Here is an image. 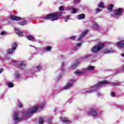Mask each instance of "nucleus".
Listing matches in <instances>:
<instances>
[{
	"label": "nucleus",
	"instance_id": "1",
	"mask_svg": "<svg viewBox=\"0 0 124 124\" xmlns=\"http://www.w3.org/2000/svg\"><path fill=\"white\" fill-rule=\"evenodd\" d=\"M44 105H45V103H43L40 107L36 106L26 112H23L22 117H21L18 113L15 112L13 117L14 124H17L18 123L22 122L23 120H25V118H26V117H30L31 114L35 113V112L38 110L39 108H40V109H42V108L44 107Z\"/></svg>",
	"mask_w": 124,
	"mask_h": 124
},
{
	"label": "nucleus",
	"instance_id": "2",
	"mask_svg": "<svg viewBox=\"0 0 124 124\" xmlns=\"http://www.w3.org/2000/svg\"><path fill=\"white\" fill-rule=\"evenodd\" d=\"M107 84H110V82L108 80L100 81L97 84L90 87V89L87 90L86 92L89 93H92L98 91L100 88V86H102V85H107Z\"/></svg>",
	"mask_w": 124,
	"mask_h": 124
},
{
	"label": "nucleus",
	"instance_id": "3",
	"mask_svg": "<svg viewBox=\"0 0 124 124\" xmlns=\"http://www.w3.org/2000/svg\"><path fill=\"white\" fill-rule=\"evenodd\" d=\"M95 68V67L93 66L89 65L86 68L77 70L75 72V74H76V75H83V74H85V73L88 72V71H93L94 70Z\"/></svg>",
	"mask_w": 124,
	"mask_h": 124
},
{
	"label": "nucleus",
	"instance_id": "4",
	"mask_svg": "<svg viewBox=\"0 0 124 124\" xmlns=\"http://www.w3.org/2000/svg\"><path fill=\"white\" fill-rule=\"evenodd\" d=\"M60 16H62V12L49 14L44 16V19H46V20L49 19L51 21H56V20H58Z\"/></svg>",
	"mask_w": 124,
	"mask_h": 124
},
{
	"label": "nucleus",
	"instance_id": "5",
	"mask_svg": "<svg viewBox=\"0 0 124 124\" xmlns=\"http://www.w3.org/2000/svg\"><path fill=\"white\" fill-rule=\"evenodd\" d=\"M76 82V80L74 78L69 79L66 84L61 88L62 91L69 90L74 86V83Z\"/></svg>",
	"mask_w": 124,
	"mask_h": 124
},
{
	"label": "nucleus",
	"instance_id": "6",
	"mask_svg": "<svg viewBox=\"0 0 124 124\" xmlns=\"http://www.w3.org/2000/svg\"><path fill=\"white\" fill-rule=\"evenodd\" d=\"M88 33V30H85L80 35L78 39V41L79 43H77L76 44V47L74 48V50L76 51L77 50V48H80L81 47V45L82 44V43L83 42V37L85 36L86 34Z\"/></svg>",
	"mask_w": 124,
	"mask_h": 124
},
{
	"label": "nucleus",
	"instance_id": "7",
	"mask_svg": "<svg viewBox=\"0 0 124 124\" xmlns=\"http://www.w3.org/2000/svg\"><path fill=\"white\" fill-rule=\"evenodd\" d=\"M11 20H13V21H19V20H22V22H19L18 25L20 26H25L28 24V21L25 18H22L19 16H13L10 18Z\"/></svg>",
	"mask_w": 124,
	"mask_h": 124
},
{
	"label": "nucleus",
	"instance_id": "8",
	"mask_svg": "<svg viewBox=\"0 0 124 124\" xmlns=\"http://www.w3.org/2000/svg\"><path fill=\"white\" fill-rule=\"evenodd\" d=\"M123 8H118L114 13L111 14V17L113 18H118L123 15Z\"/></svg>",
	"mask_w": 124,
	"mask_h": 124
},
{
	"label": "nucleus",
	"instance_id": "9",
	"mask_svg": "<svg viewBox=\"0 0 124 124\" xmlns=\"http://www.w3.org/2000/svg\"><path fill=\"white\" fill-rule=\"evenodd\" d=\"M104 47V44L103 43H99L98 45L95 46L93 47L91 51L93 53H97L100 49H102Z\"/></svg>",
	"mask_w": 124,
	"mask_h": 124
},
{
	"label": "nucleus",
	"instance_id": "10",
	"mask_svg": "<svg viewBox=\"0 0 124 124\" xmlns=\"http://www.w3.org/2000/svg\"><path fill=\"white\" fill-rule=\"evenodd\" d=\"M88 116H91L93 118H96L97 117V112L94 109H91L89 112H87Z\"/></svg>",
	"mask_w": 124,
	"mask_h": 124
},
{
	"label": "nucleus",
	"instance_id": "11",
	"mask_svg": "<svg viewBox=\"0 0 124 124\" xmlns=\"http://www.w3.org/2000/svg\"><path fill=\"white\" fill-rule=\"evenodd\" d=\"M41 68H42V66H41V65H38L36 68H33L31 70V75L32 76H34L33 72H37V71H39Z\"/></svg>",
	"mask_w": 124,
	"mask_h": 124
},
{
	"label": "nucleus",
	"instance_id": "12",
	"mask_svg": "<svg viewBox=\"0 0 124 124\" xmlns=\"http://www.w3.org/2000/svg\"><path fill=\"white\" fill-rule=\"evenodd\" d=\"M60 120L61 122L62 123H64V124H71V121H70L68 119L66 118V117H61L60 118Z\"/></svg>",
	"mask_w": 124,
	"mask_h": 124
},
{
	"label": "nucleus",
	"instance_id": "13",
	"mask_svg": "<svg viewBox=\"0 0 124 124\" xmlns=\"http://www.w3.org/2000/svg\"><path fill=\"white\" fill-rule=\"evenodd\" d=\"M104 54H109V53H114L115 50L112 48H106L103 51Z\"/></svg>",
	"mask_w": 124,
	"mask_h": 124
},
{
	"label": "nucleus",
	"instance_id": "14",
	"mask_svg": "<svg viewBox=\"0 0 124 124\" xmlns=\"http://www.w3.org/2000/svg\"><path fill=\"white\" fill-rule=\"evenodd\" d=\"M64 66V62H62L61 65V70L58 72V73H61L58 76L59 78H61L62 77V72H63V67Z\"/></svg>",
	"mask_w": 124,
	"mask_h": 124
},
{
	"label": "nucleus",
	"instance_id": "15",
	"mask_svg": "<svg viewBox=\"0 0 124 124\" xmlns=\"http://www.w3.org/2000/svg\"><path fill=\"white\" fill-rule=\"evenodd\" d=\"M118 48H123L124 47V40H121L120 42L117 43Z\"/></svg>",
	"mask_w": 124,
	"mask_h": 124
},
{
	"label": "nucleus",
	"instance_id": "16",
	"mask_svg": "<svg viewBox=\"0 0 124 124\" xmlns=\"http://www.w3.org/2000/svg\"><path fill=\"white\" fill-rule=\"evenodd\" d=\"M67 10H69L71 12L74 14L77 13V9L74 8H71V7H69L67 8Z\"/></svg>",
	"mask_w": 124,
	"mask_h": 124
},
{
	"label": "nucleus",
	"instance_id": "17",
	"mask_svg": "<svg viewBox=\"0 0 124 124\" xmlns=\"http://www.w3.org/2000/svg\"><path fill=\"white\" fill-rule=\"evenodd\" d=\"M15 32L19 36H23V32L22 31L18 30L17 28L15 29Z\"/></svg>",
	"mask_w": 124,
	"mask_h": 124
},
{
	"label": "nucleus",
	"instance_id": "18",
	"mask_svg": "<svg viewBox=\"0 0 124 124\" xmlns=\"http://www.w3.org/2000/svg\"><path fill=\"white\" fill-rule=\"evenodd\" d=\"M27 38L28 40H30L31 41H35V39L34 38V37L31 35H27Z\"/></svg>",
	"mask_w": 124,
	"mask_h": 124
},
{
	"label": "nucleus",
	"instance_id": "19",
	"mask_svg": "<svg viewBox=\"0 0 124 124\" xmlns=\"http://www.w3.org/2000/svg\"><path fill=\"white\" fill-rule=\"evenodd\" d=\"M85 18H86V15L84 14L79 15L78 16V20H83V19H85Z\"/></svg>",
	"mask_w": 124,
	"mask_h": 124
},
{
	"label": "nucleus",
	"instance_id": "20",
	"mask_svg": "<svg viewBox=\"0 0 124 124\" xmlns=\"http://www.w3.org/2000/svg\"><path fill=\"white\" fill-rule=\"evenodd\" d=\"M14 52H15V50L13 49V48H10L7 50V53L9 55H12Z\"/></svg>",
	"mask_w": 124,
	"mask_h": 124
},
{
	"label": "nucleus",
	"instance_id": "21",
	"mask_svg": "<svg viewBox=\"0 0 124 124\" xmlns=\"http://www.w3.org/2000/svg\"><path fill=\"white\" fill-rule=\"evenodd\" d=\"M113 7H114V4H109V5L108 6L107 9L108 10V11L111 12H112V10H113Z\"/></svg>",
	"mask_w": 124,
	"mask_h": 124
},
{
	"label": "nucleus",
	"instance_id": "22",
	"mask_svg": "<svg viewBox=\"0 0 124 124\" xmlns=\"http://www.w3.org/2000/svg\"><path fill=\"white\" fill-rule=\"evenodd\" d=\"M12 48L14 49L15 50H16V48H17V43L16 42H13L11 45Z\"/></svg>",
	"mask_w": 124,
	"mask_h": 124
},
{
	"label": "nucleus",
	"instance_id": "23",
	"mask_svg": "<svg viewBox=\"0 0 124 124\" xmlns=\"http://www.w3.org/2000/svg\"><path fill=\"white\" fill-rule=\"evenodd\" d=\"M78 64H79L78 62H76L73 64L71 66V69H74V68H76V67H77V66H78Z\"/></svg>",
	"mask_w": 124,
	"mask_h": 124
},
{
	"label": "nucleus",
	"instance_id": "24",
	"mask_svg": "<svg viewBox=\"0 0 124 124\" xmlns=\"http://www.w3.org/2000/svg\"><path fill=\"white\" fill-rule=\"evenodd\" d=\"M98 7H100V8H104V4L103 3V2L100 1L99 2L98 5Z\"/></svg>",
	"mask_w": 124,
	"mask_h": 124
},
{
	"label": "nucleus",
	"instance_id": "25",
	"mask_svg": "<svg viewBox=\"0 0 124 124\" xmlns=\"http://www.w3.org/2000/svg\"><path fill=\"white\" fill-rule=\"evenodd\" d=\"M93 27L94 30H98L99 26L96 23H94L93 24Z\"/></svg>",
	"mask_w": 124,
	"mask_h": 124
},
{
	"label": "nucleus",
	"instance_id": "26",
	"mask_svg": "<svg viewBox=\"0 0 124 124\" xmlns=\"http://www.w3.org/2000/svg\"><path fill=\"white\" fill-rule=\"evenodd\" d=\"M7 85L9 88H13L14 87V84L12 82H8L7 83Z\"/></svg>",
	"mask_w": 124,
	"mask_h": 124
},
{
	"label": "nucleus",
	"instance_id": "27",
	"mask_svg": "<svg viewBox=\"0 0 124 124\" xmlns=\"http://www.w3.org/2000/svg\"><path fill=\"white\" fill-rule=\"evenodd\" d=\"M44 123V118L43 117H40L39 119V124H43Z\"/></svg>",
	"mask_w": 124,
	"mask_h": 124
},
{
	"label": "nucleus",
	"instance_id": "28",
	"mask_svg": "<svg viewBox=\"0 0 124 124\" xmlns=\"http://www.w3.org/2000/svg\"><path fill=\"white\" fill-rule=\"evenodd\" d=\"M26 66V63L24 62H21L19 63V67H24Z\"/></svg>",
	"mask_w": 124,
	"mask_h": 124
},
{
	"label": "nucleus",
	"instance_id": "29",
	"mask_svg": "<svg viewBox=\"0 0 124 124\" xmlns=\"http://www.w3.org/2000/svg\"><path fill=\"white\" fill-rule=\"evenodd\" d=\"M93 55L92 54H87L85 55L83 57V59H88L89 58H91V57H92Z\"/></svg>",
	"mask_w": 124,
	"mask_h": 124
},
{
	"label": "nucleus",
	"instance_id": "30",
	"mask_svg": "<svg viewBox=\"0 0 124 124\" xmlns=\"http://www.w3.org/2000/svg\"><path fill=\"white\" fill-rule=\"evenodd\" d=\"M51 49H52V47L48 46L46 47L45 51H46V52H49V51H51Z\"/></svg>",
	"mask_w": 124,
	"mask_h": 124
},
{
	"label": "nucleus",
	"instance_id": "31",
	"mask_svg": "<svg viewBox=\"0 0 124 124\" xmlns=\"http://www.w3.org/2000/svg\"><path fill=\"white\" fill-rule=\"evenodd\" d=\"M70 16H66L64 17V20L65 22H68V20H69Z\"/></svg>",
	"mask_w": 124,
	"mask_h": 124
},
{
	"label": "nucleus",
	"instance_id": "32",
	"mask_svg": "<svg viewBox=\"0 0 124 124\" xmlns=\"http://www.w3.org/2000/svg\"><path fill=\"white\" fill-rule=\"evenodd\" d=\"M15 78H18L20 77V74H19V72L16 71V75L15 76Z\"/></svg>",
	"mask_w": 124,
	"mask_h": 124
},
{
	"label": "nucleus",
	"instance_id": "33",
	"mask_svg": "<svg viewBox=\"0 0 124 124\" xmlns=\"http://www.w3.org/2000/svg\"><path fill=\"white\" fill-rule=\"evenodd\" d=\"M110 84L112 85V86H117L118 85H120V82H111Z\"/></svg>",
	"mask_w": 124,
	"mask_h": 124
},
{
	"label": "nucleus",
	"instance_id": "34",
	"mask_svg": "<svg viewBox=\"0 0 124 124\" xmlns=\"http://www.w3.org/2000/svg\"><path fill=\"white\" fill-rule=\"evenodd\" d=\"M17 106H18V107H19V108H21V107H22V106H23V104H22V103H21V102L18 101V103H17Z\"/></svg>",
	"mask_w": 124,
	"mask_h": 124
},
{
	"label": "nucleus",
	"instance_id": "35",
	"mask_svg": "<svg viewBox=\"0 0 124 124\" xmlns=\"http://www.w3.org/2000/svg\"><path fill=\"white\" fill-rule=\"evenodd\" d=\"M101 11H102V10H101V9H99V8H97L95 10L96 13H98V12H101Z\"/></svg>",
	"mask_w": 124,
	"mask_h": 124
},
{
	"label": "nucleus",
	"instance_id": "36",
	"mask_svg": "<svg viewBox=\"0 0 124 124\" xmlns=\"http://www.w3.org/2000/svg\"><path fill=\"white\" fill-rule=\"evenodd\" d=\"M51 121H52V118H49V119H47V120H46L47 124H51Z\"/></svg>",
	"mask_w": 124,
	"mask_h": 124
},
{
	"label": "nucleus",
	"instance_id": "37",
	"mask_svg": "<svg viewBox=\"0 0 124 124\" xmlns=\"http://www.w3.org/2000/svg\"><path fill=\"white\" fill-rule=\"evenodd\" d=\"M60 11H63V6H61L59 7Z\"/></svg>",
	"mask_w": 124,
	"mask_h": 124
},
{
	"label": "nucleus",
	"instance_id": "38",
	"mask_svg": "<svg viewBox=\"0 0 124 124\" xmlns=\"http://www.w3.org/2000/svg\"><path fill=\"white\" fill-rule=\"evenodd\" d=\"M110 95H111V96L114 97L116 95V93H114V92H111L110 93Z\"/></svg>",
	"mask_w": 124,
	"mask_h": 124
},
{
	"label": "nucleus",
	"instance_id": "39",
	"mask_svg": "<svg viewBox=\"0 0 124 124\" xmlns=\"http://www.w3.org/2000/svg\"><path fill=\"white\" fill-rule=\"evenodd\" d=\"M76 38V36H72L70 37L71 40H74V39H75Z\"/></svg>",
	"mask_w": 124,
	"mask_h": 124
},
{
	"label": "nucleus",
	"instance_id": "40",
	"mask_svg": "<svg viewBox=\"0 0 124 124\" xmlns=\"http://www.w3.org/2000/svg\"><path fill=\"white\" fill-rule=\"evenodd\" d=\"M96 95L97 96H102V95L100 93L98 92V93H96Z\"/></svg>",
	"mask_w": 124,
	"mask_h": 124
},
{
	"label": "nucleus",
	"instance_id": "41",
	"mask_svg": "<svg viewBox=\"0 0 124 124\" xmlns=\"http://www.w3.org/2000/svg\"><path fill=\"white\" fill-rule=\"evenodd\" d=\"M1 35H6V31H3L1 33Z\"/></svg>",
	"mask_w": 124,
	"mask_h": 124
},
{
	"label": "nucleus",
	"instance_id": "42",
	"mask_svg": "<svg viewBox=\"0 0 124 124\" xmlns=\"http://www.w3.org/2000/svg\"><path fill=\"white\" fill-rule=\"evenodd\" d=\"M13 64L14 65H16V64H17V62H13Z\"/></svg>",
	"mask_w": 124,
	"mask_h": 124
},
{
	"label": "nucleus",
	"instance_id": "43",
	"mask_svg": "<svg viewBox=\"0 0 124 124\" xmlns=\"http://www.w3.org/2000/svg\"><path fill=\"white\" fill-rule=\"evenodd\" d=\"M3 70L2 69H0V74L1 73V72H2Z\"/></svg>",
	"mask_w": 124,
	"mask_h": 124
},
{
	"label": "nucleus",
	"instance_id": "44",
	"mask_svg": "<svg viewBox=\"0 0 124 124\" xmlns=\"http://www.w3.org/2000/svg\"><path fill=\"white\" fill-rule=\"evenodd\" d=\"M121 57H124V53L123 54H121Z\"/></svg>",
	"mask_w": 124,
	"mask_h": 124
},
{
	"label": "nucleus",
	"instance_id": "45",
	"mask_svg": "<svg viewBox=\"0 0 124 124\" xmlns=\"http://www.w3.org/2000/svg\"><path fill=\"white\" fill-rule=\"evenodd\" d=\"M62 58H63V57L62 56H61L60 57H59V59H62Z\"/></svg>",
	"mask_w": 124,
	"mask_h": 124
},
{
	"label": "nucleus",
	"instance_id": "46",
	"mask_svg": "<svg viewBox=\"0 0 124 124\" xmlns=\"http://www.w3.org/2000/svg\"><path fill=\"white\" fill-rule=\"evenodd\" d=\"M2 28V27H1V25H0V29H1Z\"/></svg>",
	"mask_w": 124,
	"mask_h": 124
},
{
	"label": "nucleus",
	"instance_id": "47",
	"mask_svg": "<svg viewBox=\"0 0 124 124\" xmlns=\"http://www.w3.org/2000/svg\"><path fill=\"white\" fill-rule=\"evenodd\" d=\"M32 47H34V46H31Z\"/></svg>",
	"mask_w": 124,
	"mask_h": 124
},
{
	"label": "nucleus",
	"instance_id": "48",
	"mask_svg": "<svg viewBox=\"0 0 124 124\" xmlns=\"http://www.w3.org/2000/svg\"><path fill=\"white\" fill-rule=\"evenodd\" d=\"M120 108H121V109H122V107H121Z\"/></svg>",
	"mask_w": 124,
	"mask_h": 124
},
{
	"label": "nucleus",
	"instance_id": "49",
	"mask_svg": "<svg viewBox=\"0 0 124 124\" xmlns=\"http://www.w3.org/2000/svg\"><path fill=\"white\" fill-rule=\"evenodd\" d=\"M30 46H31V45H30Z\"/></svg>",
	"mask_w": 124,
	"mask_h": 124
}]
</instances>
